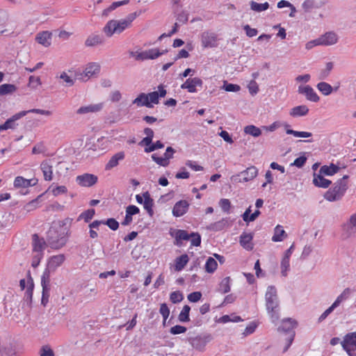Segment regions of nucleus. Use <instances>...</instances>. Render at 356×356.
I'll return each instance as SVG.
<instances>
[{
	"label": "nucleus",
	"instance_id": "obj_1",
	"mask_svg": "<svg viewBox=\"0 0 356 356\" xmlns=\"http://www.w3.org/2000/svg\"><path fill=\"white\" fill-rule=\"evenodd\" d=\"M139 15L138 13L134 12L127 16L126 18L120 20L112 19L107 22L104 28L105 34L111 37L113 34H120L125 29L131 27L132 22Z\"/></svg>",
	"mask_w": 356,
	"mask_h": 356
},
{
	"label": "nucleus",
	"instance_id": "obj_2",
	"mask_svg": "<svg viewBox=\"0 0 356 356\" xmlns=\"http://www.w3.org/2000/svg\"><path fill=\"white\" fill-rule=\"evenodd\" d=\"M348 177V175H344L341 179L335 182L334 186L325 193L324 198L329 202H334L341 199L348 189L346 181Z\"/></svg>",
	"mask_w": 356,
	"mask_h": 356
},
{
	"label": "nucleus",
	"instance_id": "obj_3",
	"mask_svg": "<svg viewBox=\"0 0 356 356\" xmlns=\"http://www.w3.org/2000/svg\"><path fill=\"white\" fill-rule=\"evenodd\" d=\"M266 306L268 313L270 314L273 321H277L279 318L277 290L275 286H269L265 295Z\"/></svg>",
	"mask_w": 356,
	"mask_h": 356
},
{
	"label": "nucleus",
	"instance_id": "obj_4",
	"mask_svg": "<svg viewBox=\"0 0 356 356\" xmlns=\"http://www.w3.org/2000/svg\"><path fill=\"white\" fill-rule=\"evenodd\" d=\"M16 22L10 18L7 11L0 9V35L10 37L16 36Z\"/></svg>",
	"mask_w": 356,
	"mask_h": 356
},
{
	"label": "nucleus",
	"instance_id": "obj_5",
	"mask_svg": "<svg viewBox=\"0 0 356 356\" xmlns=\"http://www.w3.org/2000/svg\"><path fill=\"white\" fill-rule=\"evenodd\" d=\"M99 72L100 65L98 63H90L82 72H74V79L86 82L93 76L98 74Z\"/></svg>",
	"mask_w": 356,
	"mask_h": 356
},
{
	"label": "nucleus",
	"instance_id": "obj_6",
	"mask_svg": "<svg viewBox=\"0 0 356 356\" xmlns=\"http://www.w3.org/2000/svg\"><path fill=\"white\" fill-rule=\"evenodd\" d=\"M165 51H160L159 49L154 48L143 51H131L130 54L137 60H145L156 59L163 55Z\"/></svg>",
	"mask_w": 356,
	"mask_h": 356
},
{
	"label": "nucleus",
	"instance_id": "obj_7",
	"mask_svg": "<svg viewBox=\"0 0 356 356\" xmlns=\"http://www.w3.org/2000/svg\"><path fill=\"white\" fill-rule=\"evenodd\" d=\"M341 343L349 356H356V331L346 334Z\"/></svg>",
	"mask_w": 356,
	"mask_h": 356
},
{
	"label": "nucleus",
	"instance_id": "obj_8",
	"mask_svg": "<svg viewBox=\"0 0 356 356\" xmlns=\"http://www.w3.org/2000/svg\"><path fill=\"white\" fill-rule=\"evenodd\" d=\"M258 170L255 166H250L242 171L240 174L232 177V180L236 182H247L257 177Z\"/></svg>",
	"mask_w": 356,
	"mask_h": 356
},
{
	"label": "nucleus",
	"instance_id": "obj_9",
	"mask_svg": "<svg viewBox=\"0 0 356 356\" xmlns=\"http://www.w3.org/2000/svg\"><path fill=\"white\" fill-rule=\"evenodd\" d=\"M56 230L51 227L48 232L47 240L51 248L58 249L66 243V238L64 236H56Z\"/></svg>",
	"mask_w": 356,
	"mask_h": 356
},
{
	"label": "nucleus",
	"instance_id": "obj_10",
	"mask_svg": "<svg viewBox=\"0 0 356 356\" xmlns=\"http://www.w3.org/2000/svg\"><path fill=\"white\" fill-rule=\"evenodd\" d=\"M50 275L48 271H44L41 277V285L42 287V295L41 303L46 306L49 302L50 291Z\"/></svg>",
	"mask_w": 356,
	"mask_h": 356
},
{
	"label": "nucleus",
	"instance_id": "obj_11",
	"mask_svg": "<svg viewBox=\"0 0 356 356\" xmlns=\"http://www.w3.org/2000/svg\"><path fill=\"white\" fill-rule=\"evenodd\" d=\"M202 46L204 48H213L218 46V35L214 32L204 31L201 34Z\"/></svg>",
	"mask_w": 356,
	"mask_h": 356
},
{
	"label": "nucleus",
	"instance_id": "obj_12",
	"mask_svg": "<svg viewBox=\"0 0 356 356\" xmlns=\"http://www.w3.org/2000/svg\"><path fill=\"white\" fill-rule=\"evenodd\" d=\"M203 86L202 80L199 77L189 78L181 85V89H186L188 92H197L199 88L201 89Z\"/></svg>",
	"mask_w": 356,
	"mask_h": 356
},
{
	"label": "nucleus",
	"instance_id": "obj_13",
	"mask_svg": "<svg viewBox=\"0 0 356 356\" xmlns=\"http://www.w3.org/2000/svg\"><path fill=\"white\" fill-rule=\"evenodd\" d=\"M296 325L297 322L295 320L290 318L284 319L282 322L281 329L284 332H289V343L284 348V351H286L289 348V347L290 346L293 340L295 334L293 330L296 327Z\"/></svg>",
	"mask_w": 356,
	"mask_h": 356
},
{
	"label": "nucleus",
	"instance_id": "obj_14",
	"mask_svg": "<svg viewBox=\"0 0 356 356\" xmlns=\"http://www.w3.org/2000/svg\"><path fill=\"white\" fill-rule=\"evenodd\" d=\"M98 177L89 173H84L76 177V183L82 187H91L97 184Z\"/></svg>",
	"mask_w": 356,
	"mask_h": 356
},
{
	"label": "nucleus",
	"instance_id": "obj_15",
	"mask_svg": "<svg viewBox=\"0 0 356 356\" xmlns=\"http://www.w3.org/2000/svg\"><path fill=\"white\" fill-rule=\"evenodd\" d=\"M54 161L51 159H45L40 163V168L43 174L45 181H50L53 179Z\"/></svg>",
	"mask_w": 356,
	"mask_h": 356
},
{
	"label": "nucleus",
	"instance_id": "obj_16",
	"mask_svg": "<svg viewBox=\"0 0 356 356\" xmlns=\"http://www.w3.org/2000/svg\"><path fill=\"white\" fill-rule=\"evenodd\" d=\"M190 204L187 200H182L177 202L172 210L175 217H181L186 214L189 209Z\"/></svg>",
	"mask_w": 356,
	"mask_h": 356
},
{
	"label": "nucleus",
	"instance_id": "obj_17",
	"mask_svg": "<svg viewBox=\"0 0 356 356\" xmlns=\"http://www.w3.org/2000/svg\"><path fill=\"white\" fill-rule=\"evenodd\" d=\"M159 91H154L147 94L148 102L149 104H158L159 102V97H164L166 95V90L163 85L158 86Z\"/></svg>",
	"mask_w": 356,
	"mask_h": 356
},
{
	"label": "nucleus",
	"instance_id": "obj_18",
	"mask_svg": "<svg viewBox=\"0 0 356 356\" xmlns=\"http://www.w3.org/2000/svg\"><path fill=\"white\" fill-rule=\"evenodd\" d=\"M65 257L63 254H57L51 257L47 263V268L45 271L55 270L57 268L60 266L65 261Z\"/></svg>",
	"mask_w": 356,
	"mask_h": 356
},
{
	"label": "nucleus",
	"instance_id": "obj_19",
	"mask_svg": "<svg viewBox=\"0 0 356 356\" xmlns=\"http://www.w3.org/2000/svg\"><path fill=\"white\" fill-rule=\"evenodd\" d=\"M37 183H38L37 179H28L24 178L23 177L18 176V177H15V179L14 180L13 185H14V187L16 188H28L29 186H33L36 185Z\"/></svg>",
	"mask_w": 356,
	"mask_h": 356
},
{
	"label": "nucleus",
	"instance_id": "obj_20",
	"mask_svg": "<svg viewBox=\"0 0 356 356\" xmlns=\"http://www.w3.org/2000/svg\"><path fill=\"white\" fill-rule=\"evenodd\" d=\"M298 92L305 95L306 98L311 102H317L319 100V97L309 86H300L298 88Z\"/></svg>",
	"mask_w": 356,
	"mask_h": 356
},
{
	"label": "nucleus",
	"instance_id": "obj_21",
	"mask_svg": "<svg viewBox=\"0 0 356 356\" xmlns=\"http://www.w3.org/2000/svg\"><path fill=\"white\" fill-rule=\"evenodd\" d=\"M252 239L253 234L252 233L243 232L240 236L239 243L245 250L250 251L254 248Z\"/></svg>",
	"mask_w": 356,
	"mask_h": 356
},
{
	"label": "nucleus",
	"instance_id": "obj_22",
	"mask_svg": "<svg viewBox=\"0 0 356 356\" xmlns=\"http://www.w3.org/2000/svg\"><path fill=\"white\" fill-rule=\"evenodd\" d=\"M125 157V154L124 152H119L115 154L108 161V163L105 165L106 170H110L113 168L118 165L119 162L122 161Z\"/></svg>",
	"mask_w": 356,
	"mask_h": 356
},
{
	"label": "nucleus",
	"instance_id": "obj_23",
	"mask_svg": "<svg viewBox=\"0 0 356 356\" xmlns=\"http://www.w3.org/2000/svg\"><path fill=\"white\" fill-rule=\"evenodd\" d=\"M171 236L175 239V244L178 246L181 245V241H188L191 238L190 234L184 229H176L170 233Z\"/></svg>",
	"mask_w": 356,
	"mask_h": 356
},
{
	"label": "nucleus",
	"instance_id": "obj_24",
	"mask_svg": "<svg viewBox=\"0 0 356 356\" xmlns=\"http://www.w3.org/2000/svg\"><path fill=\"white\" fill-rule=\"evenodd\" d=\"M104 42V40L102 35L92 33L86 38L85 45L88 47H92L102 44Z\"/></svg>",
	"mask_w": 356,
	"mask_h": 356
},
{
	"label": "nucleus",
	"instance_id": "obj_25",
	"mask_svg": "<svg viewBox=\"0 0 356 356\" xmlns=\"http://www.w3.org/2000/svg\"><path fill=\"white\" fill-rule=\"evenodd\" d=\"M35 40L45 47L51 45V33L49 31H42L37 34Z\"/></svg>",
	"mask_w": 356,
	"mask_h": 356
},
{
	"label": "nucleus",
	"instance_id": "obj_26",
	"mask_svg": "<svg viewBox=\"0 0 356 356\" xmlns=\"http://www.w3.org/2000/svg\"><path fill=\"white\" fill-rule=\"evenodd\" d=\"M313 184L315 186L318 188H328L332 181L327 179L323 177L322 174H314Z\"/></svg>",
	"mask_w": 356,
	"mask_h": 356
},
{
	"label": "nucleus",
	"instance_id": "obj_27",
	"mask_svg": "<svg viewBox=\"0 0 356 356\" xmlns=\"http://www.w3.org/2000/svg\"><path fill=\"white\" fill-rule=\"evenodd\" d=\"M103 108V103H99L96 104H90L88 106H84L80 107L77 111L76 113L82 115L86 114L88 113H97L100 111Z\"/></svg>",
	"mask_w": 356,
	"mask_h": 356
},
{
	"label": "nucleus",
	"instance_id": "obj_28",
	"mask_svg": "<svg viewBox=\"0 0 356 356\" xmlns=\"http://www.w3.org/2000/svg\"><path fill=\"white\" fill-rule=\"evenodd\" d=\"M189 341L193 348L198 350H203L208 342V339L206 337L197 336L191 338Z\"/></svg>",
	"mask_w": 356,
	"mask_h": 356
},
{
	"label": "nucleus",
	"instance_id": "obj_29",
	"mask_svg": "<svg viewBox=\"0 0 356 356\" xmlns=\"http://www.w3.org/2000/svg\"><path fill=\"white\" fill-rule=\"evenodd\" d=\"M321 45H332L337 42V36L334 33L328 32L318 38Z\"/></svg>",
	"mask_w": 356,
	"mask_h": 356
},
{
	"label": "nucleus",
	"instance_id": "obj_30",
	"mask_svg": "<svg viewBox=\"0 0 356 356\" xmlns=\"http://www.w3.org/2000/svg\"><path fill=\"white\" fill-rule=\"evenodd\" d=\"M189 261L188 254H183L175 260L174 270L177 272L182 270Z\"/></svg>",
	"mask_w": 356,
	"mask_h": 356
},
{
	"label": "nucleus",
	"instance_id": "obj_31",
	"mask_svg": "<svg viewBox=\"0 0 356 356\" xmlns=\"http://www.w3.org/2000/svg\"><path fill=\"white\" fill-rule=\"evenodd\" d=\"M144 202L143 207L144 209L147 211L149 216H152L154 215L153 207H154V200L151 197L149 193L148 192H145L143 193Z\"/></svg>",
	"mask_w": 356,
	"mask_h": 356
},
{
	"label": "nucleus",
	"instance_id": "obj_32",
	"mask_svg": "<svg viewBox=\"0 0 356 356\" xmlns=\"http://www.w3.org/2000/svg\"><path fill=\"white\" fill-rule=\"evenodd\" d=\"M309 108L306 105H300L292 108L290 110L289 114L291 117H301L307 115Z\"/></svg>",
	"mask_w": 356,
	"mask_h": 356
},
{
	"label": "nucleus",
	"instance_id": "obj_33",
	"mask_svg": "<svg viewBox=\"0 0 356 356\" xmlns=\"http://www.w3.org/2000/svg\"><path fill=\"white\" fill-rule=\"evenodd\" d=\"M45 246V241L42 238H40L37 234H34L33 236V252L43 253Z\"/></svg>",
	"mask_w": 356,
	"mask_h": 356
},
{
	"label": "nucleus",
	"instance_id": "obj_34",
	"mask_svg": "<svg viewBox=\"0 0 356 356\" xmlns=\"http://www.w3.org/2000/svg\"><path fill=\"white\" fill-rule=\"evenodd\" d=\"M136 104L138 107L146 106L147 108H152L153 105L149 104L147 94L142 92L140 93L132 102Z\"/></svg>",
	"mask_w": 356,
	"mask_h": 356
},
{
	"label": "nucleus",
	"instance_id": "obj_35",
	"mask_svg": "<svg viewBox=\"0 0 356 356\" xmlns=\"http://www.w3.org/2000/svg\"><path fill=\"white\" fill-rule=\"evenodd\" d=\"M339 169V168L333 163L330 165H325L320 168L319 173L323 175L332 176L336 174Z\"/></svg>",
	"mask_w": 356,
	"mask_h": 356
},
{
	"label": "nucleus",
	"instance_id": "obj_36",
	"mask_svg": "<svg viewBox=\"0 0 356 356\" xmlns=\"http://www.w3.org/2000/svg\"><path fill=\"white\" fill-rule=\"evenodd\" d=\"M17 88L15 85L11 83H3L0 85V96L11 95L15 92Z\"/></svg>",
	"mask_w": 356,
	"mask_h": 356
},
{
	"label": "nucleus",
	"instance_id": "obj_37",
	"mask_svg": "<svg viewBox=\"0 0 356 356\" xmlns=\"http://www.w3.org/2000/svg\"><path fill=\"white\" fill-rule=\"evenodd\" d=\"M286 236L285 231L281 225H277L274 230V235L272 237V241L274 242L282 241Z\"/></svg>",
	"mask_w": 356,
	"mask_h": 356
},
{
	"label": "nucleus",
	"instance_id": "obj_38",
	"mask_svg": "<svg viewBox=\"0 0 356 356\" xmlns=\"http://www.w3.org/2000/svg\"><path fill=\"white\" fill-rule=\"evenodd\" d=\"M217 268H218V263H217L216 260L214 258L209 257L207 259L205 265H204L205 271L208 273H213L216 271Z\"/></svg>",
	"mask_w": 356,
	"mask_h": 356
},
{
	"label": "nucleus",
	"instance_id": "obj_39",
	"mask_svg": "<svg viewBox=\"0 0 356 356\" xmlns=\"http://www.w3.org/2000/svg\"><path fill=\"white\" fill-rule=\"evenodd\" d=\"M351 293V290L349 288L345 289L343 292L337 298L335 301L332 303L333 306L337 307L343 301L346 300Z\"/></svg>",
	"mask_w": 356,
	"mask_h": 356
},
{
	"label": "nucleus",
	"instance_id": "obj_40",
	"mask_svg": "<svg viewBox=\"0 0 356 356\" xmlns=\"http://www.w3.org/2000/svg\"><path fill=\"white\" fill-rule=\"evenodd\" d=\"M318 90L324 95H329L332 93L333 88L330 84L326 82H320L317 84Z\"/></svg>",
	"mask_w": 356,
	"mask_h": 356
},
{
	"label": "nucleus",
	"instance_id": "obj_41",
	"mask_svg": "<svg viewBox=\"0 0 356 356\" xmlns=\"http://www.w3.org/2000/svg\"><path fill=\"white\" fill-rule=\"evenodd\" d=\"M230 281L229 277H226L222 280L219 284V291L222 293H228L230 291Z\"/></svg>",
	"mask_w": 356,
	"mask_h": 356
},
{
	"label": "nucleus",
	"instance_id": "obj_42",
	"mask_svg": "<svg viewBox=\"0 0 356 356\" xmlns=\"http://www.w3.org/2000/svg\"><path fill=\"white\" fill-rule=\"evenodd\" d=\"M191 307L188 305H184L179 314V320L181 322H188L190 321L189 313Z\"/></svg>",
	"mask_w": 356,
	"mask_h": 356
},
{
	"label": "nucleus",
	"instance_id": "obj_43",
	"mask_svg": "<svg viewBox=\"0 0 356 356\" xmlns=\"http://www.w3.org/2000/svg\"><path fill=\"white\" fill-rule=\"evenodd\" d=\"M244 132L254 137H258L261 134L259 128L254 125H248L244 128Z\"/></svg>",
	"mask_w": 356,
	"mask_h": 356
},
{
	"label": "nucleus",
	"instance_id": "obj_44",
	"mask_svg": "<svg viewBox=\"0 0 356 356\" xmlns=\"http://www.w3.org/2000/svg\"><path fill=\"white\" fill-rule=\"evenodd\" d=\"M34 289V283L32 277L29 275V280H27V286L25 292V296L30 300H32L33 293Z\"/></svg>",
	"mask_w": 356,
	"mask_h": 356
},
{
	"label": "nucleus",
	"instance_id": "obj_45",
	"mask_svg": "<svg viewBox=\"0 0 356 356\" xmlns=\"http://www.w3.org/2000/svg\"><path fill=\"white\" fill-rule=\"evenodd\" d=\"M250 7L252 10L256 12H261L267 10L269 8V4L268 2L259 3L255 1H252L250 3Z\"/></svg>",
	"mask_w": 356,
	"mask_h": 356
},
{
	"label": "nucleus",
	"instance_id": "obj_46",
	"mask_svg": "<svg viewBox=\"0 0 356 356\" xmlns=\"http://www.w3.org/2000/svg\"><path fill=\"white\" fill-rule=\"evenodd\" d=\"M183 299L184 296L179 291H173L170 295V300L174 304L180 302Z\"/></svg>",
	"mask_w": 356,
	"mask_h": 356
},
{
	"label": "nucleus",
	"instance_id": "obj_47",
	"mask_svg": "<svg viewBox=\"0 0 356 356\" xmlns=\"http://www.w3.org/2000/svg\"><path fill=\"white\" fill-rule=\"evenodd\" d=\"M129 3V0H122V1L113 2L111 3V5L108 8H106L104 10V13H106L111 12V11L116 9L119 6H121L123 5H127Z\"/></svg>",
	"mask_w": 356,
	"mask_h": 356
},
{
	"label": "nucleus",
	"instance_id": "obj_48",
	"mask_svg": "<svg viewBox=\"0 0 356 356\" xmlns=\"http://www.w3.org/2000/svg\"><path fill=\"white\" fill-rule=\"evenodd\" d=\"M286 132L287 134L293 135L295 137L309 138L312 136V133L307 131H298L293 129H286Z\"/></svg>",
	"mask_w": 356,
	"mask_h": 356
},
{
	"label": "nucleus",
	"instance_id": "obj_49",
	"mask_svg": "<svg viewBox=\"0 0 356 356\" xmlns=\"http://www.w3.org/2000/svg\"><path fill=\"white\" fill-rule=\"evenodd\" d=\"M289 261H290V259L287 258V257H284L281 261V269H282L281 273H282V275L284 277L286 276L287 271L289 269V266H290Z\"/></svg>",
	"mask_w": 356,
	"mask_h": 356
},
{
	"label": "nucleus",
	"instance_id": "obj_50",
	"mask_svg": "<svg viewBox=\"0 0 356 356\" xmlns=\"http://www.w3.org/2000/svg\"><path fill=\"white\" fill-rule=\"evenodd\" d=\"M52 195L55 197L67 193V188L65 186H57L51 190Z\"/></svg>",
	"mask_w": 356,
	"mask_h": 356
},
{
	"label": "nucleus",
	"instance_id": "obj_51",
	"mask_svg": "<svg viewBox=\"0 0 356 356\" xmlns=\"http://www.w3.org/2000/svg\"><path fill=\"white\" fill-rule=\"evenodd\" d=\"M108 142L106 137L102 136L97 139V143L94 146L97 147L99 149L104 150L107 148Z\"/></svg>",
	"mask_w": 356,
	"mask_h": 356
},
{
	"label": "nucleus",
	"instance_id": "obj_52",
	"mask_svg": "<svg viewBox=\"0 0 356 356\" xmlns=\"http://www.w3.org/2000/svg\"><path fill=\"white\" fill-rule=\"evenodd\" d=\"M41 85L40 78L39 76H31L29 79V87L35 89Z\"/></svg>",
	"mask_w": 356,
	"mask_h": 356
},
{
	"label": "nucleus",
	"instance_id": "obj_53",
	"mask_svg": "<svg viewBox=\"0 0 356 356\" xmlns=\"http://www.w3.org/2000/svg\"><path fill=\"white\" fill-rule=\"evenodd\" d=\"M152 159L154 161H155L159 165L165 167L169 165V161H168L164 156L160 157V156H158L156 154H153L152 155Z\"/></svg>",
	"mask_w": 356,
	"mask_h": 356
},
{
	"label": "nucleus",
	"instance_id": "obj_54",
	"mask_svg": "<svg viewBox=\"0 0 356 356\" xmlns=\"http://www.w3.org/2000/svg\"><path fill=\"white\" fill-rule=\"evenodd\" d=\"M33 256L32 259L31 266L33 268H36L40 264L41 259L43 257L42 252H33Z\"/></svg>",
	"mask_w": 356,
	"mask_h": 356
},
{
	"label": "nucleus",
	"instance_id": "obj_55",
	"mask_svg": "<svg viewBox=\"0 0 356 356\" xmlns=\"http://www.w3.org/2000/svg\"><path fill=\"white\" fill-rule=\"evenodd\" d=\"M95 213V209H88L80 215V218H83L85 222H88L93 218Z\"/></svg>",
	"mask_w": 356,
	"mask_h": 356
},
{
	"label": "nucleus",
	"instance_id": "obj_56",
	"mask_svg": "<svg viewBox=\"0 0 356 356\" xmlns=\"http://www.w3.org/2000/svg\"><path fill=\"white\" fill-rule=\"evenodd\" d=\"M248 88L252 96L255 95L259 92V86L254 80H252L249 82Z\"/></svg>",
	"mask_w": 356,
	"mask_h": 356
},
{
	"label": "nucleus",
	"instance_id": "obj_57",
	"mask_svg": "<svg viewBox=\"0 0 356 356\" xmlns=\"http://www.w3.org/2000/svg\"><path fill=\"white\" fill-rule=\"evenodd\" d=\"M159 312L163 318V321L165 322L170 315V309L165 303L161 304Z\"/></svg>",
	"mask_w": 356,
	"mask_h": 356
},
{
	"label": "nucleus",
	"instance_id": "obj_58",
	"mask_svg": "<svg viewBox=\"0 0 356 356\" xmlns=\"http://www.w3.org/2000/svg\"><path fill=\"white\" fill-rule=\"evenodd\" d=\"M191 243L193 246H200L201 244V236L198 233H191Z\"/></svg>",
	"mask_w": 356,
	"mask_h": 356
},
{
	"label": "nucleus",
	"instance_id": "obj_59",
	"mask_svg": "<svg viewBox=\"0 0 356 356\" xmlns=\"http://www.w3.org/2000/svg\"><path fill=\"white\" fill-rule=\"evenodd\" d=\"M163 147L164 145L160 140H157L156 143H152V145L149 147H145V152H151L157 149L163 148Z\"/></svg>",
	"mask_w": 356,
	"mask_h": 356
},
{
	"label": "nucleus",
	"instance_id": "obj_60",
	"mask_svg": "<svg viewBox=\"0 0 356 356\" xmlns=\"http://www.w3.org/2000/svg\"><path fill=\"white\" fill-rule=\"evenodd\" d=\"M202 296V295L200 291H195V292L189 293L188 295L187 298L190 302H197L201 299Z\"/></svg>",
	"mask_w": 356,
	"mask_h": 356
},
{
	"label": "nucleus",
	"instance_id": "obj_61",
	"mask_svg": "<svg viewBox=\"0 0 356 356\" xmlns=\"http://www.w3.org/2000/svg\"><path fill=\"white\" fill-rule=\"evenodd\" d=\"M105 225H106L111 229L115 231L119 227L118 222L114 218H108L106 222H104Z\"/></svg>",
	"mask_w": 356,
	"mask_h": 356
},
{
	"label": "nucleus",
	"instance_id": "obj_62",
	"mask_svg": "<svg viewBox=\"0 0 356 356\" xmlns=\"http://www.w3.org/2000/svg\"><path fill=\"white\" fill-rule=\"evenodd\" d=\"M186 327L182 325H177L170 328V333L172 334H179L186 332Z\"/></svg>",
	"mask_w": 356,
	"mask_h": 356
},
{
	"label": "nucleus",
	"instance_id": "obj_63",
	"mask_svg": "<svg viewBox=\"0 0 356 356\" xmlns=\"http://www.w3.org/2000/svg\"><path fill=\"white\" fill-rule=\"evenodd\" d=\"M219 204L223 211L227 213L229 211L231 202L228 199H221Z\"/></svg>",
	"mask_w": 356,
	"mask_h": 356
},
{
	"label": "nucleus",
	"instance_id": "obj_64",
	"mask_svg": "<svg viewBox=\"0 0 356 356\" xmlns=\"http://www.w3.org/2000/svg\"><path fill=\"white\" fill-rule=\"evenodd\" d=\"M40 356H54V353L49 346H45L40 349Z\"/></svg>",
	"mask_w": 356,
	"mask_h": 356
}]
</instances>
